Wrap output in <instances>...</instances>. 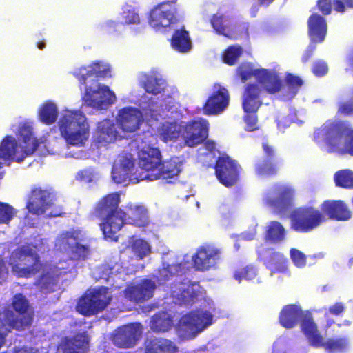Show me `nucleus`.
I'll return each mask as SVG.
<instances>
[{"instance_id":"31","label":"nucleus","mask_w":353,"mask_h":353,"mask_svg":"<svg viewBox=\"0 0 353 353\" xmlns=\"http://www.w3.org/2000/svg\"><path fill=\"white\" fill-rule=\"evenodd\" d=\"M301 329L313 347H321L323 336L319 334L310 312H307L301 318Z\"/></svg>"},{"instance_id":"3","label":"nucleus","mask_w":353,"mask_h":353,"mask_svg":"<svg viewBox=\"0 0 353 353\" xmlns=\"http://www.w3.org/2000/svg\"><path fill=\"white\" fill-rule=\"evenodd\" d=\"M120 195L117 192L108 194L95 205L93 214L102 219L100 228L104 238L111 241L118 240L117 233L123 228V210L119 208Z\"/></svg>"},{"instance_id":"50","label":"nucleus","mask_w":353,"mask_h":353,"mask_svg":"<svg viewBox=\"0 0 353 353\" xmlns=\"http://www.w3.org/2000/svg\"><path fill=\"white\" fill-rule=\"evenodd\" d=\"M241 54L242 48L240 46H229L223 55V61L229 65H233Z\"/></svg>"},{"instance_id":"37","label":"nucleus","mask_w":353,"mask_h":353,"mask_svg":"<svg viewBox=\"0 0 353 353\" xmlns=\"http://www.w3.org/2000/svg\"><path fill=\"white\" fill-rule=\"evenodd\" d=\"M183 132V127L176 121H165L158 128L161 139L164 142L176 141Z\"/></svg>"},{"instance_id":"2","label":"nucleus","mask_w":353,"mask_h":353,"mask_svg":"<svg viewBox=\"0 0 353 353\" xmlns=\"http://www.w3.org/2000/svg\"><path fill=\"white\" fill-rule=\"evenodd\" d=\"M17 141L12 136H6L0 143V159L21 162L27 156L33 154L39 142L34 137L32 127L27 123L19 125L17 133Z\"/></svg>"},{"instance_id":"39","label":"nucleus","mask_w":353,"mask_h":353,"mask_svg":"<svg viewBox=\"0 0 353 353\" xmlns=\"http://www.w3.org/2000/svg\"><path fill=\"white\" fill-rule=\"evenodd\" d=\"M81 232L79 230L71 229L61 232L56 240V246L65 252L71 250L80 240Z\"/></svg>"},{"instance_id":"1","label":"nucleus","mask_w":353,"mask_h":353,"mask_svg":"<svg viewBox=\"0 0 353 353\" xmlns=\"http://www.w3.org/2000/svg\"><path fill=\"white\" fill-rule=\"evenodd\" d=\"M320 209L313 206H303L295 209L290 214V227L295 232L308 233L326 222L327 219L338 221H348L352 212L342 200H325Z\"/></svg>"},{"instance_id":"34","label":"nucleus","mask_w":353,"mask_h":353,"mask_svg":"<svg viewBox=\"0 0 353 353\" xmlns=\"http://www.w3.org/2000/svg\"><path fill=\"white\" fill-rule=\"evenodd\" d=\"M141 85L147 93L154 96L164 93L168 87L166 81L156 73L143 74Z\"/></svg>"},{"instance_id":"4","label":"nucleus","mask_w":353,"mask_h":353,"mask_svg":"<svg viewBox=\"0 0 353 353\" xmlns=\"http://www.w3.org/2000/svg\"><path fill=\"white\" fill-rule=\"evenodd\" d=\"M12 310L5 307L0 311V323L8 330L23 331L30 327L34 313L27 298L21 293L16 294L11 303Z\"/></svg>"},{"instance_id":"48","label":"nucleus","mask_w":353,"mask_h":353,"mask_svg":"<svg viewBox=\"0 0 353 353\" xmlns=\"http://www.w3.org/2000/svg\"><path fill=\"white\" fill-rule=\"evenodd\" d=\"M347 345V340L345 338L329 339L325 342L322 340V345L329 352L343 351Z\"/></svg>"},{"instance_id":"28","label":"nucleus","mask_w":353,"mask_h":353,"mask_svg":"<svg viewBox=\"0 0 353 353\" xmlns=\"http://www.w3.org/2000/svg\"><path fill=\"white\" fill-rule=\"evenodd\" d=\"M118 132L112 121L104 119L98 123L92 143L97 148L105 146L117 140Z\"/></svg>"},{"instance_id":"27","label":"nucleus","mask_w":353,"mask_h":353,"mask_svg":"<svg viewBox=\"0 0 353 353\" xmlns=\"http://www.w3.org/2000/svg\"><path fill=\"white\" fill-rule=\"evenodd\" d=\"M263 88L256 83H248L242 97V108L245 113H256L263 103Z\"/></svg>"},{"instance_id":"52","label":"nucleus","mask_w":353,"mask_h":353,"mask_svg":"<svg viewBox=\"0 0 353 353\" xmlns=\"http://www.w3.org/2000/svg\"><path fill=\"white\" fill-rule=\"evenodd\" d=\"M234 276L239 281L242 279L252 280L256 276V271L252 266H245L236 270Z\"/></svg>"},{"instance_id":"23","label":"nucleus","mask_w":353,"mask_h":353,"mask_svg":"<svg viewBox=\"0 0 353 353\" xmlns=\"http://www.w3.org/2000/svg\"><path fill=\"white\" fill-rule=\"evenodd\" d=\"M257 252L265 267L270 270L271 274L288 272V259L282 253L275 252L273 249H265L262 246L258 249Z\"/></svg>"},{"instance_id":"9","label":"nucleus","mask_w":353,"mask_h":353,"mask_svg":"<svg viewBox=\"0 0 353 353\" xmlns=\"http://www.w3.org/2000/svg\"><path fill=\"white\" fill-rule=\"evenodd\" d=\"M214 170L219 181L224 186L230 188L238 183L242 168L236 160L225 154L216 159Z\"/></svg>"},{"instance_id":"51","label":"nucleus","mask_w":353,"mask_h":353,"mask_svg":"<svg viewBox=\"0 0 353 353\" xmlns=\"http://www.w3.org/2000/svg\"><path fill=\"white\" fill-rule=\"evenodd\" d=\"M16 214L17 211L12 205L0 201V223H9Z\"/></svg>"},{"instance_id":"57","label":"nucleus","mask_w":353,"mask_h":353,"mask_svg":"<svg viewBox=\"0 0 353 353\" xmlns=\"http://www.w3.org/2000/svg\"><path fill=\"white\" fill-rule=\"evenodd\" d=\"M243 119L246 124L245 130L247 131L253 132L258 129L256 113H246Z\"/></svg>"},{"instance_id":"58","label":"nucleus","mask_w":353,"mask_h":353,"mask_svg":"<svg viewBox=\"0 0 353 353\" xmlns=\"http://www.w3.org/2000/svg\"><path fill=\"white\" fill-rule=\"evenodd\" d=\"M123 18L126 24H138L140 22L139 14L133 9L123 11Z\"/></svg>"},{"instance_id":"13","label":"nucleus","mask_w":353,"mask_h":353,"mask_svg":"<svg viewBox=\"0 0 353 353\" xmlns=\"http://www.w3.org/2000/svg\"><path fill=\"white\" fill-rule=\"evenodd\" d=\"M112 176L117 183H138L146 180V175H141L140 172L136 169L133 158L127 155L119 157L113 165Z\"/></svg>"},{"instance_id":"12","label":"nucleus","mask_w":353,"mask_h":353,"mask_svg":"<svg viewBox=\"0 0 353 353\" xmlns=\"http://www.w3.org/2000/svg\"><path fill=\"white\" fill-rule=\"evenodd\" d=\"M308 34L310 43L305 50L301 61L307 63L312 57L316 50V43H322L327 34V23L325 19L317 13L311 14L307 21Z\"/></svg>"},{"instance_id":"24","label":"nucleus","mask_w":353,"mask_h":353,"mask_svg":"<svg viewBox=\"0 0 353 353\" xmlns=\"http://www.w3.org/2000/svg\"><path fill=\"white\" fill-rule=\"evenodd\" d=\"M220 252L211 246H201L192 256L193 267L199 271L208 270L214 266L219 259Z\"/></svg>"},{"instance_id":"60","label":"nucleus","mask_w":353,"mask_h":353,"mask_svg":"<svg viewBox=\"0 0 353 353\" xmlns=\"http://www.w3.org/2000/svg\"><path fill=\"white\" fill-rule=\"evenodd\" d=\"M93 172L90 168L83 169L77 172L75 179L79 182L90 183L93 180Z\"/></svg>"},{"instance_id":"14","label":"nucleus","mask_w":353,"mask_h":353,"mask_svg":"<svg viewBox=\"0 0 353 353\" xmlns=\"http://www.w3.org/2000/svg\"><path fill=\"white\" fill-rule=\"evenodd\" d=\"M177 21L176 8L166 6V3L157 4L149 12L148 23L157 32L167 31Z\"/></svg>"},{"instance_id":"61","label":"nucleus","mask_w":353,"mask_h":353,"mask_svg":"<svg viewBox=\"0 0 353 353\" xmlns=\"http://www.w3.org/2000/svg\"><path fill=\"white\" fill-rule=\"evenodd\" d=\"M345 304L342 302H336L329 307L327 312L325 313V315L330 314L334 316H339L345 312Z\"/></svg>"},{"instance_id":"5","label":"nucleus","mask_w":353,"mask_h":353,"mask_svg":"<svg viewBox=\"0 0 353 353\" xmlns=\"http://www.w3.org/2000/svg\"><path fill=\"white\" fill-rule=\"evenodd\" d=\"M58 125L61 136L69 145L82 146L89 138L86 117L81 111L66 110Z\"/></svg>"},{"instance_id":"18","label":"nucleus","mask_w":353,"mask_h":353,"mask_svg":"<svg viewBox=\"0 0 353 353\" xmlns=\"http://www.w3.org/2000/svg\"><path fill=\"white\" fill-rule=\"evenodd\" d=\"M161 151L157 148H143L138 154V163L141 170L140 174L148 175L155 173L161 165Z\"/></svg>"},{"instance_id":"49","label":"nucleus","mask_w":353,"mask_h":353,"mask_svg":"<svg viewBox=\"0 0 353 353\" xmlns=\"http://www.w3.org/2000/svg\"><path fill=\"white\" fill-rule=\"evenodd\" d=\"M285 83L288 87V92L295 96L299 89L303 85V81L299 76L294 75L291 73H287L285 77Z\"/></svg>"},{"instance_id":"17","label":"nucleus","mask_w":353,"mask_h":353,"mask_svg":"<svg viewBox=\"0 0 353 353\" xmlns=\"http://www.w3.org/2000/svg\"><path fill=\"white\" fill-rule=\"evenodd\" d=\"M230 95L228 90L218 85L203 105V110L207 115H215L221 113L229 105Z\"/></svg>"},{"instance_id":"44","label":"nucleus","mask_w":353,"mask_h":353,"mask_svg":"<svg viewBox=\"0 0 353 353\" xmlns=\"http://www.w3.org/2000/svg\"><path fill=\"white\" fill-rule=\"evenodd\" d=\"M58 117V110L52 102L43 103L39 110V118L42 123L46 125L54 123Z\"/></svg>"},{"instance_id":"43","label":"nucleus","mask_w":353,"mask_h":353,"mask_svg":"<svg viewBox=\"0 0 353 353\" xmlns=\"http://www.w3.org/2000/svg\"><path fill=\"white\" fill-rule=\"evenodd\" d=\"M58 274L54 270L44 271L37 281V285L40 290L45 293L54 291V286L56 285Z\"/></svg>"},{"instance_id":"15","label":"nucleus","mask_w":353,"mask_h":353,"mask_svg":"<svg viewBox=\"0 0 353 353\" xmlns=\"http://www.w3.org/2000/svg\"><path fill=\"white\" fill-rule=\"evenodd\" d=\"M209 123L205 119H193L183 127L182 137L186 146L193 148L203 141L208 136Z\"/></svg>"},{"instance_id":"32","label":"nucleus","mask_w":353,"mask_h":353,"mask_svg":"<svg viewBox=\"0 0 353 353\" xmlns=\"http://www.w3.org/2000/svg\"><path fill=\"white\" fill-rule=\"evenodd\" d=\"M123 213V226L125 223L137 227H145L148 224V212L142 205H128Z\"/></svg>"},{"instance_id":"22","label":"nucleus","mask_w":353,"mask_h":353,"mask_svg":"<svg viewBox=\"0 0 353 353\" xmlns=\"http://www.w3.org/2000/svg\"><path fill=\"white\" fill-rule=\"evenodd\" d=\"M350 128L345 121H330L325 123L321 132L325 137V143L332 147L336 148L342 141L343 137H346Z\"/></svg>"},{"instance_id":"19","label":"nucleus","mask_w":353,"mask_h":353,"mask_svg":"<svg viewBox=\"0 0 353 353\" xmlns=\"http://www.w3.org/2000/svg\"><path fill=\"white\" fill-rule=\"evenodd\" d=\"M264 159L257 162L254 170L259 176H275L279 173V167L276 161L277 152L275 148L267 141L262 143Z\"/></svg>"},{"instance_id":"10","label":"nucleus","mask_w":353,"mask_h":353,"mask_svg":"<svg viewBox=\"0 0 353 353\" xmlns=\"http://www.w3.org/2000/svg\"><path fill=\"white\" fill-rule=\"evenodd\" d=\"M212 320V314L207 311H192L180 318L178 329L183 335L194 336L210 325Z\"/></svg>"},{"instance_id":"47","label":"nucleus","mask_w":353,"mask_h":353,"mask_svg":"<svg viewBox=\"0 0 353 353\" xmlns=\"http://www.w3.org/2000/svg\"><path fill=\"white\" fill-rule=\"evenodd\" d=\"M262 69H253L250 64H241L236 69V74L241 78L242 82H245L252 77L258 81L261 74L264 72Z\"/></svg>"},{"instance_id":"11","label":"nucleus","mask_w":353,"mask_h":353,"mask_svg":"<svg viewBox=\"0 0 353 353\" xmlns=\"http://www.w3.org/2000/svg\"><path fill=\"white\" fill-rule=\"evenodd\" d=\"M294 190L286 185L275 184L264 195V203L275 212H284L291 207Z\"/></svg>"},{"instance_id":"46","label":"nucleus","mask_w":353,"mask_h":353,"mask_svg":"<svg viewBox=\"0 0 353 353\" xmlns=\"http://www.w3.org/2000/svg\"><path fill=\"white\" fill-rule=\"evenodd\" d=\"M130 250L138 259H143L151 252L149 243L141 239H134L130 245Z\"/></svg>"},{"instance_id":"26","label":"nucleus","mask_w":353,"mask_h":353,"mask_svg":"<svg viewBox=\"0 0 353 353\" xmlns=\"http://www.w3.org/2000/svg\"><path fill=\"white\" fill-rule=\"evenodd\" d=\"M155 288L154 281L145 279L137 285H128L125 289L124 294L130 301L142 303L153 296Z\"/></svg>"},{"instance_id":"53","label":"nucleus","mask_w":353,"mask_h":353,"mask_svg":"<svg viewBox=\"0 0 353 353\" xmlns=\"http://www.w3.org/2000/svg\"><path fill=\"white\" fill-rule=\"evenodd\" d=\"M197 295V292L192 288H187L181 292L179 300L181 303L185 305L192 304L195 299H196Z\"/></svg>"},{"instance_id":"64","label":"nucleus","mask_w":353,"mask_h":353,"mask_svg":"<svg viewBox=\"0 0 353 353\" xmlns=\"http://www.w3.org/2000/svg\"><path fill=\"white\" fill-rule=\"evenodd\" d=\"M345 152L353 156V129L350 128L344 143Z\"/></svg>"},{"instance_id":"42","label":"nucleus","mask_w":353,"mask_h":353,"mask_svg":"<svg viewBox=\"0 0 353 353\" xmlns=\"http://www.w3.org/2000/svg\"><path fill=\"white\" fill-rule=\"evenodd\" d=\"M173 324L172 317L165 312L155 314L150 321V328L154 332H166Z\"/></svg>"},{"instance_id":"63","label":"nucleus","mask_w":353,"mask_h":353,"mask_svg":"<svg viewBox=\"0 0 353 353\" xmlns=\"http://www.w3.org/2000/svg\"><path fill=\"white\" fill-rule=\"evenodd\" d=\"M74 75L82 85H85L88 78L92 77L88 67L80 68L77 72L74 73Z\"/></svg>"},{"instance_id":"59","label":"nucleus","mask_w":353,"mask_h":353,"mask_svg":"<svg viewBox=\"0 0 353 353\" xmlns=\"http://www.w3.org/2000/svg\"><path fill=\"white\" fill-rule=\"evenodd\" d=\"M333 6L336 12L343 13L346 8L353 9V0H334Z\"/></svg>"},{"instance_id":"21","label":"nucleus","mask_w":353,"mask_h":353,"mask_svg":"<svg viewBox=\"0 0 353 353\" xmlns=\"http://www.w3.org/2000/svg\"><path fill=\"white\" fill-rule=\"evenodd\" d=\"M117 123L123 132H134L143 123V115L136 108L125 107L118 112Z\"/></svg>"},{"instance_id":"6","label":"nucleus","mask_w":353,"mask_h":353,"mask_svg":"<svg viewBox=\"0 0 353 353\" xmlns=\"http://www.w3.org/2000/svg\"><path fill=\"white\" fill-rule=\"evenodd\" d=\"M8 265L18 278H29L38 273L42 267L39 255L28 246L13 250L9 256Z\"/></svg>"},{"instance_id":"20","label":"nucleus","mask_w":353,"mask_h":353,"mask_svg":"<svg viewBox=\"0 0 353 353\" xmlns=\"http://www.w3.org/2000/svg\"><path fill=\"white\" fill-rule=\"evenodd\" d=\"M85 101L88 104L95 108L103 109L111 105L116 100V96L107 85H101L98 87V90H92L88 87L85 90Z\"/></svg>"},{"instance_id":"36","label":"nucleus","mask_w":353,"mask_h":353,"mask_svg":"<svg viewBox=\"0 0 353 353\" xmlns=\"http://www.w3.org/2000/svg\"><path fill=\"white\" fill-rule=\"evenodd\" d=\"M262 72L259 77L258 82L263 86L264 90L268 94H276L281 91L283 87V81L277 74L271 72L267 69H262Z\"/></svg>"},{"instance_id":"40","label":"nucleus","mask_w":353,"mask_h":353,"mask_svg":"<svg viewBox=\"0 0 353 353\" xmlns=\"http://www.w3.org/2000/svg\"><path fill=\"white\" fill-rule=\"evenodd\" d=\"M186 263L182 262L172 264L163 263L162 268L159 270L160 280L167 281L174 277L184 275L188 270Z\"/></svg>"},{"instance_id":"7","label":"nucleus","mask_w":353,"mask_h":353,"mask_svg":"<svg viewBox=\"0 0 353 353\" xmlns=\"http://www.w3.org/2000/svg\"><path fill=\"white\" fill-rule=\"evenodd\" d=\"M56 200V195L50 189L34 187L28 194L26 208L34 215H43L50 210L48 216H61L65 212L61 205L54 203Z\"/></svg>"},{"instance_id":"45","label":"nucleus","mask_w":353,"mask_h":353,"mask_svg":"<svg viewBox=\"0 0 353 353\" xmlns=\"http://www.w3.org/2000/svg\"><path fill=\"white\" fill-rule=\"evenodd\" d=\"M336 187L345 189H353V172L348 169L340 170L334 175Z\"/></svg>"},{"instance_id":"54","label":"nucleus","mask_w":353,"mask_h":353,"mask_svg":"<svg viewBox=\"0 0 353 353\" xmlns=\"http://www.w3.org/2000/svg\"><path fill=\"white\" fill-rule=\"evenodd\" d=\"M290 257L294 264L298 268H303L306 265L305 255L296 248L290 250Z\"/></svg>"},{"instance_id":"33","label":"nucleus","mask_w":353,"mask_h":353,"mask_svg":"<svg viewBox=\"0 0 353 353\" xmlns=\"http://www.w3.org/2000/svg\"><path fill=\"white\" fill-rule=\"evenodd\" d=\"M303 315V312L299 305L289 304L282 308L279 316V321L283 327L291 329L297 325Z\"/></svg>"},{"instance_id":"30","label":"nucleus","mask_w":353,"mask_h":353,"mask_svg":"<svg viewBox=\"0 0 353 353\" xmlns=\"http://www.w3.org/2000/svg\"><path fill=\"white\" fill-rule=\"evenodd\" d=\"M143 346L144 353H178L179 351L173 341L163 337H148Z\"/></svg>"},{"instance_id":"8","label":"nucleus","mask_w":353,"mask_h":353,"mask_svg":"<svg viewBox=\"0 0 353 353\" xmlns=\"http://www.w3.org/2000/svg\"><path fill=\"white\" fill-rule=\"evenodd\" d=\"M108 291V287H101L83 296L78 301L77 311L85 316H91L103 311L111 301Z\"/></svg>"},{"instance_id":"55","label":"nucleus","mask_w":353,"mask_h":353,"mask_svg":"<svg viewBox=\"0 0 353 353\" xmlns=\"http://www.w3.org/2000/svg\"><path fill=\"white\" fill-rule=\"evenodd\" d=\"M76 259H85L89 254V248L88 245L80 244L79 242L77 243L71 250H70Z\"/></svg>"},{"instance_id":"56","label":"nucleus","mask_w":353,"mask_h":353,"mask_svg":"<svg viewBox=\"0 0 353 353\" xmlns=\"http://www.w3.org/2000/svg\"><path fill=\"white\" fill-rule=\"evenodd\" d=\"M312 70L316 77H321L327 73L328 66L324 61L318 60L314 63Z\"/></svg>"},{"instance_id":"29","label":"nucleus","mask_w":353,"mask_h":353,"mask_svg":"<svg viewBox=\"0 0 353 353\" xmlns=\"http://www.w3.org/2000/svg\"><path fill=\"white\" fill-rule=\"evenodd\" d=\"M181 171V162L178 157H171L168 160L161 159V165L155 173L146 175V181H153L158 179H172L179 175Z\"/></svg>"},{"instance_id":"35","label":"nucleus","mask_w":353,"mask_h":353,"mask_svg":"<svg viewBox=\"0 0 353 353\" xmlns=\"http://www.w3.org/2000/svg\"><path fill=\"white\" fill-rule=\"evenodd\" d=\"M210 23L218 34L229 39L236 38V26L232 24L230 20L223 15L213 14L210 19Z\"/></svg>"},{"instance_id":"62","label":"nucleus","mask_w":353,"mask_h":353,"mask_svg":"<svg viewBox=\"0 0 353 353\" xmlns=\"http://www.w3.org/2000/svg\"><path fill=\"white\" fill-rule=\"evenodd\" d=\"M339 113L345 116L353 114V99L348 101L341 103L339 106Z\"/></svg>"},{"instance_id":"25","label":"nucleus","mask_w":353,"mask_h":353,"mask_svg":"<svg viewBox=\"0 0 353 353\" xmlns=\"http://www.w3.org/2000/svg\"><path fill=\"white\" fill-rule=\"evenodd\" d=\"M90 343V336L87 331L78 332L64 337L61 343V353H87Z\"/></svg>"},{"instance_id":"41","label":"nucleus","mask_w":353,"mask_h":353,"mask_svg":"<svg viewBox=\"0 0 353 353\" xmlns=\"http://www.w3.org/2000/svg\"><path fill=\"white\" fill-rule=\"evenodd\" d=\"M286 231L278 221H272L267 226L265 239L273 243H280L285 239Z\"/></svg>"},{"instance_id":"38","label":"nucleus","mask_w":353,"mask_h":353,"mask_svg":"<svg viewBox=\"0 0 353 353\" xmlns=\"http://www.w3.org/2000/svg\"><path fill=\"white\" fill-rule=\"evenodd\" d=\"M172 47L179 52H188L192 47L189 32L183 26L180 29L175 30L170 39Z\"/></svg>"},{"instance_id":"16","label":"nucleus","mask_w":353,"mask_h":353,"mask_svg":"<svg viewBox=\"0 0 353 353\" xmlns=\"http://www.w3.org/2000/svg\"><path fill=\"white\" fill-rule=\"evenodd\" d=\"M141 334V323H130L118 328L112 337V341L119 347L130 348L136 345Z\"/></svg>"}]
</instances>
